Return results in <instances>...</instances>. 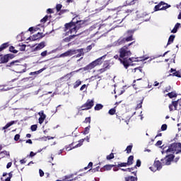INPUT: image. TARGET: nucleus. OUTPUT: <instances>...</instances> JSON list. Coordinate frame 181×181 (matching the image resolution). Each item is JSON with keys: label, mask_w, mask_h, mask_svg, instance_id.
Wrapping results in <instances>:
<instances>
[{"label": "nucleus", "mask_w": 181, "mask_h": 181, "mask_svg": "<svg viewBox=\"0 0 181 181\" xmlns=\"http://www.w3.org/2000/svg\"><path fill=\"white\" fill-rule=\"evenodd\" d=\"M87 25V21L78 20V16L74 17L70 23L64 25L65 36H69V35H72V33L77 35L78 30H80L82 28H86Z\"/></svg>", "instance_id": "obj_1"}, {"label": "nucleus", "mask_w": 181, "mask_h": 181, "mask_svg": "<svg viewBox=\"0 0 181 181\" xmlns=\"http://www.w3.org/2000/svg\"><path fill=\"white\" fill-rule=\"evenodd\" d=\"M173 159H175V156L173 154H170L167 156L165 158L161 159L162 163L159 160H155L153 165V167H150V169L151 170H152V172L160 170V169H162V165L163 166H165V165H170ZM153 168H156V169L153 170Z\"/></svg>", "instance_id": "obj_2"}, {"label": "nucleus", "mask_w": 181, "mask_h": 181, "mask_svg": "<svg viewBox=\"0 0 181 181\" xmlns=\"http://www.w3.org/2000/svg\"><path fill=\"white\" fill-rule=\"evenodd\" d=\"M118 53L120 54V59H123V66L125 69H128V59L132 56L131 49L127 46H123L119 49Z\"/></svg>", "instance_id": "obj_3"}, {"label": "nucleus", "mask_w": 181, "mask_h": 181, "mask_svg": "<svg viewBox=\"0 0 181 181\" xmlns=\"http://www.w3.org/2000/svg\"><path fill=\"white\" fill-rule=\"evenodd\" d=\"M107 55H103L98 58L95 61L90 62L89 64L83 67L84 71H88V70H93V69L97 67V66H101V64H103V63L104 62V59H105Z\"/></svg>", "instance_id": "obj_4"}, {"label": "nucleus", "mask_w": 181, "mask_h": 181, "mask_svg": "<svg viewBox=\"0 0 181 181\" xmlns=\"http://www.w3.org/2000/svg\"><path fill=\"white\" fill-rule=\"evenodd\" d=\"M94 107V99H88L86 102L78 108V112L80 111H88Z\"/></svg>", "instance_id": "obj_5"}, {"label": "nucleus", "mask_w": 181, "mask_h": 181, "mask_svg": "<svg viewBox=\"0 0 181 181\" xmlns=\"http://www.w3.org/2000/svg\"><path fill=\"white\" fill-rule=\"evenodd\" d=\"M170 5L164 1H160L158 5H156L153 11L158 12V11H166L168 8H170Z\"/></svg>", "instance_id": "obj_6"}, {"label": "nucleus", "mask_w": 181, "mask_h": 181, "mask_svg": "<svg viewBox=\"0 0 181 181\" xmlns=\"http://www.w3.org/2000/svg\"><path fill=\"white\" fill-rule=\"evenodd\" d=\"M19 61L16 60L11 62L10 64H8V67H13V66H18V69H23L22 70L19 71L18 73H25L26 71V66L22 65V64H18Z\"/></svg>", "instance_id": "obj_7"}, {"label": "nucleus", "mask_w": 181, "mask_h": 181, "mask_svg": "<svg viewBox=\"0 0 181 181\" xmlns=\"http://www.w3.org/2000/svg\"><path fill=\"white\" fill-rule=\"evenodd\" d=\"M111 69V63L110 60H106L103 62V68L100 69L98 71L100 74H103V73H105V71H108Z\"/></svg>", "instance_id": "obj_8"}, {"label": "nucleus", "mask_w": 181, "mask_h": 181, "mask_svg": "<svg viewBox=\"0 0 181 181\" xmlns=\"http://www.w3.org/2000/svg\"><path fill=\"white\" fill-rule=\"evenodd\" d=\"M134 33H135V30H129L126 31L124 34V37H126V40L132 42V40H134Z\"/></svg>", "instance_id": "obj_9"}, {"label": "nucleus", "mask_w": 181, "mask_h": 181, "mask_svg": "<svg viewBox=\"0 0 181 181\" xmlns=\"http://www.w3.org/2000/svg\"><path fill=\"white\" fill-rule=\"evenodd\" d=\"M52 32L46 33L45 34H43V33H37V34L33 35L31 37L32 40H38V39H42V37H45L47 35H50Z\"/></svg>", "instance_id": "obj_10"}, {"label": "nucleus", "mask_w": 181, "mask_h": 181, "mask_svg": "<svg viewBox=\"0 0 181 181\" xmlns=\"http://www.w3.org/2000/svg\"><path fill=\"white\" fill-rule=\"evenodd\" d=\"M177 105H179V100L173 101L171 104L169 105V110L170 112L172 111H176L177 110Z\"/></svg>", "instance_id": "obj_11"}, {"label": "nucleus", "mask_w": 181, "mask_h": 181, "mask_svg": "<svg viewBox=\"0 0 181 181\" xmlns=\"http://www.w3.org/2000/svg\"><path fill=\"white\" fill-rule=\"evenodd\" d=\"M142 60H148V58L142 59V58H139V57H131V58L129 57L127 59V66H128V67H129L130 63H132L134 62H141Z\"/></svg>", "instance_id": "obj_12"}, {"label": "nucleus", "mask_w": 181, "mask_h": 181, "mask_svg": "<svg viewBox=\"0 0 181 181\" xmlns=\"http://www.w3.org/2000/svg\"><path fill=\"white\" fill-rule=\"evenodd\" d=\"M79 144H77L76 145H74V142L71 143V144H69V149H68V151H71V149H74V148H80V146H81V145H83V142H84V139H81L79 141Z\"/></svg>", "instance_id": "obj_13"}, {"label": "nucleus", "mask_w": 181, "mask_h": 181, "mask_svg": "<svg viewBox=\"0 0 181 181\" xmlns=\"http://www.w3.org/2000/svg\"><path fill=\"white\" fill-rule=\"evenodd\" d=\"M76 51L69 49V50L66 51V52L61 54L59 57H67L69 56H73V54H76Z\"/></svg>", "instance_id": "obj_14"}, {"label": "nucleus", "mask_w": 181, "mask_h": 181, "mask_svg": "<svg viewBox=\"0 0 181 181\" xmlns=\"http://www.w3.org/2000/svg\"><path fill=\"white\" fill-rule=\"evenodd\" d=\"M38 114L40 115L38 119L39 124H43V122H45V119H46V115H45V112L43 110L40 111Z\"/></svg>", "instance_id": "obj_15"}, {"label": "nucleus", "mask_w": 181, "mask_h": 181, "mask_svg": "<svg viewBox=\"0 0 181 181\" xmlns=\"http://www.w3.org/2000/svg\"><path fill=\"white\" fill-rule=\"evenodd\" d=\"M128 42L129 41L127 40V37H120L117 41V45H118V46H121V45H125V43H128Z\"/></svg>", "instance_id": "obj_16"}, {"label": "nucleus", "mask_w": 181, "mask_h": 181, "mask_svg": "<svg viewBox=\"0 0 181 181\" xmlns=\"http://www.w3.org/2000/svg\"><path fill=\"white\" fill-rule=\"evenodd\" d=\"M132 173L133 175H134V176H136V177H134V176L126 177H124L125 181H136V180H138V177H136V171L132 172Z\"/></svg>", "instance_id": "obj_17"}, {"label": "nucleus", "mask_w": 181, "mask_h": 181, "mask_svg": "<svg viewBox=\"0 0 181 181\" xmlns=\"http://www.w3.org/2000/svg\"><path fill=\"white\" fill-rule=\"evenodd\" d=\"M76 36H78V34H74L71 35H69L66 37H65L63 41L65 42L66 43H69V42H71V40H73V39H74V37H76Z\"/></svg>", "instance_id": "obj_18"}, {"label": "nucleus", "mask_w": 181, "mask_h": 181, "mask_svg": "<svg viewBox=\"0 0 181 181\" xmlns=\"http://www.w3.org/2000/svg\"><path fill=\"white\" fill-rule=\"evenodd\" d=\"M9 59L6 54L5 55H0V64H4V63H8Z\"/></svg>", "instance_id": "obj_19"}, {"label": "nucleus", "mask_w": 181, "mask_h": 181, "mask_svg": "<svg viewBox=\"0 0 181 181\" xmlns=\"http://www.w3.org/2000/svg\"><path fill=\"white\" fill-rule=\"evenodd\" d=\"M79 70H80V69H78V70H76V71H72V72H70V73L67 74L66 75H65V76L61 77L60 80H63V79H64V78H66V80H70V78H71V74H72L73 73H78V71H79Z\"/></svg>", "instance_id": "obj_20"}, {"label": "nucleus", "mask_w": 181, "mask_h": 181, "mask_svg": "<svg viewBox=\"0 0 181 181\" xmlns=\"http://www.w3.org/2000/svg\"><path fill=\"white\" fill-rule=\"evenodd\" d=\"M13 124H15V121H11L2 127V131H4V134H6V129H8L9 127H12Z\"/></svg>", "instance_id": "obj_21"}, {"label": "nucleus", "mask_w": 181, "mask_h": 181, "mask_svg": "<svg viewBox=\"0 0 181 181\" xmlns=\"http://www.w3.org/2000/svg\"><path fill=\"white\" fill-rule=\"evenodd\" d=\"M46 47V42L45 41L41 42L35 48V50H42L44 47Z\"/></svg>", "instance_id": "obj_22"}, {"label": "nucleus", "mask_w": 181, "mask_h": 181, "mask_svg": "<svg viewBox=\"0 0 181 181\" xmlns=\"http://www.w3.org/2000/svg\"><path fill=\"white\" fill-rule=\"evenodd\" d=\"M128 166H131V165H134V156H130L127 158V162L126 163Z\"/></svg>", "instance_id": "obj_23"}, {"label": "nucleus", "mask_w": 181, "mask_h": 181, "mask_svg": "<svg viewBox=\"0 0 181 181\" xmlns=\"http://www.w3.org/2000/svg\"><path fill=\"white\" fill-rule=\"evenodd\" d=\"M175 37H176V36L175 35H170V37L168 38V43H167V46H169V45H172V43H173Z\"/></svg>", "instance_id": "obj_24"}, {"label": "nucleus", "mask_w": 181, "mask_h": 181, "mask_svg": "<svg viewBox=\"0 0 181 181\" xmlns=\"http://www.w3.org/2000/svg\"><path fill=\"white\" fill-rule=\"evenodd\" d=\"M179 28H180V23H177L171 30V33H177Z\"/></svg>", "instance_id": "obj_25"}, {"label": "nucleus", "mask_w": 181, "mask_h": 181, "mask_svg": "<svg viewBox=\"0 0 181 181\" xmlns=\"http://www.w3.org/2000/svg\"><path fill=\"white\" fill-rule=\"evenodd\" d=\"M103 108H104V105L101 103H98L94 107L95 111H100V110H103Z\"/></svg>", "instance_id": "obj_26"}, {"label": "nucleus", "mask_w": 181, "mask_h": 181, "mask_svg": "<svg viewBox=\"0 0 181 181\" xmlns=\"http://www.w3.org/2000/svg\"><path fill=\"white\" fill-rule=\"evenodd\" d=\"M9 47V42H5L0 46V52L5 50V49Z\"/></svg>", "instance_id": "obj_27"}, {"label": "nucleus", "mask_w": 181, "mask_h": 181, "mask_svg": "<svg viewBox=\"0 0 181 181\" xmlns=\"http://www.w3.org/2000/svg\"><path fill=\"white\" fill-rule=\"evenodd\" d=\"M115 168H127L128 164H127V163H118V164L115 165Z\"/></svg>", "instance_id": "obj_28"}, {"label": "nucleus", "mask_w": 181, "mask_h": 181, "mask_svg": "<svg viewBox=\"0 0 181 181\" xmlns=\"http://www.w3.org/2000/svg\"><path fill=\"white\" fill-rule=\"evenodd\" d=\"M114 59H115L116 60H119V62H120V63H122V64H124V59L122 58H121V55H118L116 54L114 56Z\"/></svg>", "instance_id": "obj_29"}, {"label": "nucleus", "mask_w": 181, "mask_h": 181, "mask_svg": "<svg viewBox=\"0 0 181 181\" xmlns=\"http://www.w3.org/2000/svg\"><path fill=\"white\" fill-rule=\"evenodd\" d=\"M112 168H115V165H104L105 170H111Z\"/></svg>", "instance_id": "obj_30"}, {"label": "nucleus", "mask_w": 181, "mask_h": 181, "mask_svg": "<svg viewBox=\"0 0 181 181\" xmlns=\"http://www.w3.org/2000/svg\"><path fill=\"white\" fill-rule=\"evenodd\" d=\"M135 2H136V0H126V5H135Z\"/></svg>", "instance_id": "obj_31"}, {"label": "nucleus", "mask_w": 181, "mask_h": 181, "mask_svg": "<svg viewBox=\"0 0 181 181\" xmlns=\"http://www.w3.org/2000/svg\"><path fill=\"white\" fill-rule=\"evenodd\" d=\"M79 86H81V81H80V79H78V80L74 83V88H77V87H79Z\"/></svg>", "instance_id": "obj_32"}, {"label": "nucleus", "mask_w": 181, "mask_h": 181, "mask_svg": "<svg viewBox=\"0 0 181 181\" xmlns=\"http://www.w3.org/2000/svg\"><path fill=\"white\" fill-rule=\"evenodd\" d=\"M167 95L169 96V98H175V97H177L176 93L174 92L168 93Z\"/></svg>", "instance_id": "obj_33"}, {"label": "nucleus", "mask_w": 181, "mask_h": 181, "mask_svg": "<svg viewBox=\"0 0 181 181\" xmlns=\"http://www.w3.org/2000/svg\"><path fill=\"white\" fill-rule=\"evenodd\" d=\"M90 128H91V126L88 125L84 129V131L83 132V135H87V134H89Z\"/></svg>", "instance_id": "obj_34"}, {"label": "nucleus", "mask_w": 181, "mask_h": 181, "mask_svg": "<svg viewBox=\"0 0 181 181\" xmlns=\"http://www.w3.org/2000/svg\"><path fill=\"white\" fill-rule=\"evenodd\" d=\"M49 18H52V16H45L42 19L40 20V22L42 23H46L49 19Z\"/></svg>", "instance_id": "obj_35"}, {"label": "nucleus", "mask_w": 181, "mask_h": 181, "mask_svg": "<svg viewBox=\"0 0 181 181\" xmlns=\"http://www.w3.org/2000/svg\"><path fill=\"white\" fill-rule=\"evenodd\" d=\"M75 51L76 52V53H80L81 54H82V56H84V52H86V49L84 48H81V49H76Z\"/></svg>", "instance_id": "obj_36"}, {"label": "nucleus", "mask_w": 181, "mask_h": 181, "mask_svg": "<svg viewBox=\"0 0 181 181\" xmlns=\"http://www.w3.org/2000/svg\"><path fill=\"white\" fill-rule=\"evenodd\" d=\"M142 104H144V98L141 99L139 103L136 105V110H139V108H142Z\"/></svg>", "instance_id": "obj_37"}, {"label": "nucleus", "mask_w": 181, "mask_h": 181, "mask_svg": "<svg viewBox=\"0 0 181 181\" xmlns=\"http://www.w3.org/2000/svg\"><path fill=\"white\" fill-rule=\"evenodd\" d=\"M13 171L10 172L8 173V177L5 179V181H11V179H12V176H13Z\"/></svg>", "instance_id": "obj_38"}, {"label": "nucleus", "mask_w": 181, "mask_h": 181, "mask_svg": "<svg viewBox=\"0 0 181 181\" xmlns=\"http://www.w3.org/2000/svg\"><path fill=\"white\" fill-rule=\"evenodd\" d=\"M170 76H173L179 77V78L181 77L180 72L176 71L174 73H173L172 74H170Z\"/></svg>", "instance_id": "obj_39"}, {"label": "nucleus", "mask_w": 181, "mask_h": 181, "mask_svg": "<svg viewBox=\"0 0 181 181\" xmlns=\"http://www.w3.org/2000/svg\"><path fill=\"white\" fill-rule=\"evenodd\" d=\"M115 112H117L115 108H112L108 111V114H110V115H115Z\"/></svg>", "instance_id": "obj_40"}, {"label": "nucleus", "mask_w": 181, "mask_h": 181, "mask_svg": "<svg viewBox=\"0 0 181 181\" xmlns=\"http://www.w3.org/2000/svg\"><path fill=\"white\" fill-rule=\"evenodd\" d=\"M83 124H91V117H88L85 119Z\"/></svg>", "instance_id": "obj_41"}, {"label": "nucleus", "mask_w": 181, "mask_h": 181, "mask_svg": "<svg viewBox=\"0 0 181 181\" xmlns=\"http://www.w3.org/2000/svg\"><path fill=\"white\" fill-rule=\"evenodd\" d=\"M9 52H11V53H18V50L15 49V47L13 46H10Z\"/></svg>", "instance_id": "obj_42"}, {"label": "nucleus", "mask_w": 181, "mask_h": 181, "mask_svg": "<svg viewBox=\"0 0 181 181\" xmlns=\"http://www.w3.org/2000/svg\"><path fill=\"white\" fill-rule=\"evenodd\" d=\"M20 48L19 50L20 52H25V50L26 49V45H19Z\"/></svg>", "instance_id": "obj_43"}, {"label": "nucleus", "mask_w": 181, "mask_h": 181, "mask_svg": "<svg viewBox=\"0 0 181 181\" xmlns=\"http://www.w3.org/2000/svg\"><path fill=\"white\" fill-rule=\"evenodd\" d=\"M127 153H131L132 152V145H129L126 148Z\"/></svg>", "instance_id": "obj_44"}, {"label": "nucleus", "mask_w": 181, "mask_h": 181, "mask_svg": "<svg viewBox=\"0 0 181 181\" xmlns=\"http://www.w3.org/2000/svg\"><path fill=\"white\" fill-rule=\"evenodd\" d=\"M62 8H63V5L57 4V6H56L57 12H60V11H62Z\"/></svg>", "instance_id": "obj_45"}, {"label": "nucleus", "mask_w": 181, "mask_h": 181, "mask_svg": "<svg viewBox=\"0 0 181 181\" xmlns=\"http://www.w3.org/2000/svg\"><path fill=\"white\" fill-rule=\"evenodd\" d=\"M106 159L107 160H111V159H114V154L111 153L110 155L107 156Z\"/></svg>", "instance_id": "obj_46"}, {"label": "nucleus", "mask_w": 181, "mask_h": 181, "mask_svg": "<svg viewBox=\"0 0 181 181\" xmlns=\"http://www.w3.org/2000/svg\"><path fill=\"white\" fill-rule=\"evenodd\" d=\"M30 129H31V131H33V132L37 131V124H33V125L30 127Z\"/></svg>", "instance_id": "obj_47"}, {"label": "nucleus", "mask_w": 181, "mask_h": 181, "mask_svg": "<svg viewBox=\"0 0 181 181\" xmlns=\"http://www.w3.org/2000/svg\"><path fill=\"white\" fill-rule=\"evenodd\" d=\"M6 56H7V59H8V60H11L13 59V57H15V55H13V54H6Z\"/></svg>", "instance_id": "obj_48"}, {"label": "nucleus", "mask_w": 181, "mask_h": 181, "mask_svg": "<svg viewBox=\"0 0 181 181\" xmlns=\"http://www.w3.org/2000/svg\"><path fill=\"white\" fill-rule=\"evenodd\" d=\"M168 129V124H164L161 126V131H166Z\"/></svg>", "instance_id": "obj_49"}, {"label": "nucleus", "mask_w": 181, "mask_h": 181, "mask_svg": "<svg viewBox=\"0 0 181 181\" xmlns=\"http://www.w3.org/2000/svg\"><path fill=\"white\" fill-rule=\"evenodd\" d=\"M91 49H93V46L92 45H88L86 49H85V52L86 53H88V52H90V50H91Z\"/></svg>", "instance_id": "obj_50"}, {"label": "nucleus", "mask_w": 181, "mask_h": 181, "mask_svg": "<svg viewBox=\"0 0 181 181\" xmlns=\"http://www.w3.org/2000/svg\"><path fill=\"white\" fill-rule=\"evenodd\" d=\"M20 138H21L20 134H16L14 136V141H19Z\"/></svg>", "instance_id": "obj_51"}, {"label": "nucleus", "mask_w": 181, "mask_h": 181, "mask_svg": "<svg viewBox=\"0 0 181 181\" xmlns=\"http://www.w3.org/2000/svg\"><path fill=\"white\" fill-rule=\"evenodd\" d=\"M141 160H136V168L137 167V168H141Z\"/></svg>", "instance_id": "obj_52"}, {"label": "nucleus", "mask_w": 181, "mask_h": 181, "mask_svg": "<svg viewBox=\"0 0 181 181\" xmlns=\"http://www.w3.org/2000/svg\"><path fill=\"white\" fill-rule=\"evenodd\" d=\"M41 56L42 57H46V56H47V50L41 52Z\"/></svg>", "instance_id": "obj_53"}, {"label": "nucleus", "mask_w": 181, "mask_h": 181, "mask_svg": "<svg viewBox=\"0 0 181 181\" xmlns=\"http://www.w3.org/2000/svg\"><path fill=\"white\" fill-rule=\"evenodd\" d=\"M66 12H67V10L64 9V10H60L58 13V15H63V13H66Z\"/></svg>", "instance_id": "obj_54"}, {"label": "nucleus", "mask_w": 181, "mask_h": 181, "mask_svg": "<svg viewBox=\"0 0 181 181\" xmlns=\"http://www.w3.org/2000/svg\"><path fill=\"white\" fill-rule=\"evenodd\" d=\"M39 173L40 177H43V176H45V172H43L41 169L39 170Z\"/></svg>", "instance_id": "obj_55"}, {"label": "nucleus", "mask_w": 181, "mask_h": 181, "mask_svg": "<svg viewBox=\"0 0 181 181\" xmlns=\"http://www.w3.org/2000/svg\"><path fill=\"white\" fill-rule=\"evenodd\" d=\"M132 12H134V9H127V10L125 11V13H128V14L132 13Z\"/></svg>", "instance_id": "obj_56"}, {"label": "nucleus", "mask_w": 181, "mask_h": 181, "mask_svg": "<svg viewBox=\"0 0 181 181\" xmlns=\"http://www.w3.org/2000/svg\"><path fill=\"white\" fill-rule=\"evenodd\" d=\"M100 170V166H98L92 170V172H98Z\"/></svg>", "instance_id": "obj_57"}, {"label": "nucleus", "mask_w": 181, "mask_h": 181, "mask_svg": "<svg viewBox=\"0 0 181 181\" xmlns=\"http://www.w3.org/2000/svg\"><path fill=\"white\" fill-rule=\"evenodd\" d=\"M1 153H4V155H6V156H10L9 152L4 151H1Z\"/></svg>", "instance_id": "obj_58"}, {"label": "nucleus", "mask_w": 181, "mask_h": 181, "mask_svg": "<svg viewBox=\"0 0 181 181\" xmlns=\"http://www.w3.org/2000/svg\"><path fill=\"white\" fill-rule=\"evenodd\" d=\"M160 145H162V141L159 140L156 142V146H160Z\"/></svg>", "instance_id": "obj_59"}, {"label": "nucleus", "mask_w": 181, "mask_h": 181, "mask_svg": "<svg viewBox=\"0 0 181 181\" xmlns=\"http://www.w3.org/2000/svg\"><path fill=\"white\" fill-rule=\"evenodd\" d=\"M35 155H36V153H34L33 151H31L30 153L29 156H30V158H33V156H35Z\"/></svg>", "instance_id": "obj_60"}, {"label": "nucleus", "mask_w": 181, "mask_h": 181, "mask_svg": "<svg viewBox=\"0 0 181 181\" xmlns=\"http://www.w3.org/2000/svg\"><path fill=\"white\" fill-rule=\"evenodd\" d=\"M86 87H87V85L83 84V85L81 87L80 90H81V91H83Z\"/></svg>", "instance_id": "obj_61"}, {"label": "nucleus", "mask_w": 181, "mask_h": 181, "mask_svg": "<svg viewBox=\"0 0 181 181\" xmlns=\"http://www.w3.org/2000/svg\"><path fill=\"white\" fill-rule=\"evenodd\" d=\"M11 166H12V162H9L6 165L7 169H9V168H11Z\"/></svg>", "instance_id": "obj_62"}, {"label": "nucleus", "mask_w": 181, "mask_h": 181, "mask_svg": "<svg viewBox=\"0 0 181 181\" xmlns=\"http://www.w3.org/2000/svg\"><path fill=\"white\" fill-rule=\"evenodd\" d=\"M47 13H53V9L52 8H48L47 10Z\"/></svg>", "instance_id": "obj_63"}, {"label": "nucleus", "mask_w": 181, "mask_h": 181, "mask_svg": "<svg viewBox=\"0 0 181 181\" xmlns=\"http://www.w3.org/2000/svg\"><path fill=\"white\" fill-rule=\"evenodd\" d=\"M170 90V86H167V87L165 88V91L166 93H169Z\"/></svg>", "instance_id": "obj_64"}]
</instances>
